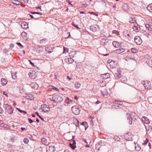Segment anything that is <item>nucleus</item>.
<instances>
[{
	"mask_svg": "<svg viewBox=\"0 0 152 152\" xmlns=\"http://www.w3.org/2000/svg\"><path fill=\"white\" fill-rule=\"evenodd\" d=\"M126 117L129 119H131L132 121H133L137 119V115L134 113L132 112L130 113H126Z\"/></svg>",
	"mask_w": 152,
	"mask_h": 152,
	"instance_id": "1",
	"label": "nucleus"
},
{
	"mask_svg": "<svg viewBox=\"0 0 152 152\" xmlns=\"http://www.w3.org/2000/svg\"><path fill=\"white\" fill-rule=\"evenodd\" d=\"M63 100V98L61 96L58 95H54L52 97V100L56 102H62Z\"/></svg>",
	"mask_w": 152,
	"mask_h": 152,
	"instance_id": "2",
	"label": "nucleus"
},
{
	"mask_svg": "<svg viewBox=\"0 0 152 152\" xmlns=\"http://www.w3.org/2000/svg\"><path fill=\"white\" fill-rule=\"evenodd\" d=\"M4 105L5 111L9 114H12L13 112V109L12 108L11 106L7 104H5Z\"/></svg>",
	"mask_w": 152,
	"mask_h": 152,
	"instance_id": "3",
	"label": "nucleus"
},
{
	"mask_svg": "<svg viewBox=\"0 0 152 152\" xmlns=\"http://www.w3.org/2000/svg\"><path fill=\"white\" fill-rule=\"evenodd\" d=\"M71 110L72 112L75 115H78L80 113V109L76 106L72 107Z\"/></svg>",
	"mask_w": 152,
	"mask_h": 152,
	"instance_id": "4",
	"label": "nucleus"
},
{
	"mask_svg": "<svg viewBox=\"0 0 152 152\" xmlns=\"http://www.w3.org/2000/svg\"><path fill=\"white\" fill-rule=\"evenodd\" d=\"M41 110L42 111L44 112H48L50 111V108L46 104H42L41 105Z\"/></svg>",
	"mask_w": 152,
	"mask_h": 152,
	"instance_id": "5",
	"label": "nucleus"
},
{
	"mask_svg": "<svg viewBox=\"0 0 152 152\" xmlns=\"http://www.w3.org/2000/svg\"><path fill=\"white\" fill-rule=\"evenodd\" d=\"M73 138L72 139V141L70 142V143L69 144V146L70 147L72 148L73 150H75V148H76V142L75 140H74V137L75 136H73Z\"/></svg>",
	"mask_w": 152,
	"mask_h": 152,
	"instance_id": "6",
	"label": "nucleus"
},
{
	"mask_svg": "<svg viewBox=\"0 0 152 152\" xmlns=\"http://www.w3.org/2000/svg\"><path fill=\"white\" fill-rule=\"evenodd\" d=\"M37 73L34 70H31L29 72V77H31V78L34 79L36 78V77H37Z\"/></svg>",
	"mask_w": 152,
	"mask_h": 152,
	"instance_id": "7",
	"label": "nucleus"
},
{
	"mask_svg": "<svg viewBox=\"0 0 152 152\" xmlns=\"http://www.w3.org/2000/svg\"><path fill=\"white\" fill-rule=\"evenodd\" d=\"M132 135L131 133L128 132L124 134V137L125 139L127 141H131L132 140Z\"/></svg>",
	"mask_w": 152,
	"mask_h": 152,
	"instance_id": "8",
	"label": "nucleus"
},
{
	"mask_svg": "<svg viewBox=\"0 0 152 152\" xmlns=\"http://www.w3.org/2000/svg\"><path fill=\"white\" fill-rule=\"evenodd\" d=\"M109 39L105 37L101 39L100 41V44L102 45H105L109 44L108 41Z\"/></svg>",
	"mask_w": 152,
	"mask_h": 152,
	"instance_id": "9",
	"label": "nucleus"
},
{
	"mask_svg": "<svg viewBox=\"0 0 152 152\" xmlns=\"http://www.w3.org/2000/svg\"><path fill=\"white\" fill-rule=\"evenodd\" d=\"M134 40L135 43L138 45H140L142 42L140 37L139 36H136L134 37Z\"/></svg>",
	"mask_w": 152,
	"mask_h": 152,
	"instance_id": "10",
	"label": "nucleus"
},
{
	"mask_svg": "<svg viewBox=\"0 0 152 152\" xmlns=\"http://www.w3.org/2000/svg\"><path fill=\"white\" fill-rule=\"evenodd\" d=\"M90 29L92 31L95 32L99 29V26L98 25L96 24L91 26L90 27Z\"/></svg>",
	"mask_w": 152,
	"mask_h": 152,
	"instance_id": "11",
	"label": "nucleus"
},
{
	"mask_svg": "<svg viewBox=\"0 0 152 152\" xmlns=\"http://www.w3.org/2000/svg\"><path fill=\"white\" fill-rule=\"evenodd\" d=\"M117 71L118 73H115V77L116 79H118L121 77V71L120 69H118Z\"/></svg>",
	"mask_w": 152,
	"mask_h": 152,
	"instance_id": "12",
	"label": "nucleus"
},
{
	"mask_svg": "<svg viewBox=\"0 0 152 152\" xmlns=\"http://www.w3.org/2000/svg\"><path fill=\"white\" fill-rule=\"evenodd\" d=\"M133 28L134 31L136 32H138L140 30V26L137 23L134 24Z\"/></svg>",
	"mask_w": 152,
	"mask_h": 152,
	"instance_id": "13",
	"label": "nucleus"
},
{
	"mask_svg": "<svg viewBox=\"0 0 152 152\" xmlns=\"http://www.w3.org/2000/svg\"><path fill=\"white\" fill-rule=\"evenodd\" d=\"M113 45L115 48L121 47V43L117 41H113Z\"/></svg>",
	"mask_w": 152,
	"mask_h": 152,
	"instance_id": "14",
	"label": "nucleus"
},
{
	"mask_svg": "<svg viewBox=\"0 0 152 152\" xmlns=\"http://www.w3.org/2000/svg\"><path fill=\"white\" fill-rule=\"evenodd\" d=\"M129 56V58L130 59H132L133 60H135L136 57L137 56V54H135L134 53H130Z\"/></svg>",
	"mask_w": 152,
	"mask_h": 152,
	"instance_id": "15",
	"label": "nucleus"
},
{
	"mask_svg": "<svg viewBox=\"0 0 152 152\" xmlns=\"http://www.w3.org/2000/svg\"><path fill=\"white\" fill-rule=\"evenodd\" d=\"M24 97L26 99L30 100H32L34 98V96L31 94H26V96Z\"/></svg>",
	"mask_w": 152,
	"mask_h": 152,
	"instance_id": "16",
	"label": "nucleus"
},
{
	"mask_svg": "<svg viewBox=\"0 0 152 152\" xmlns=\"http://www.w3.org/2000/svg\"><path fill=\"white\" fill-rule=\"evenodd\" d=\"M145 85V89H150L151 88V83L149 81H146V84Z\"/></svg>",
	"mask_w": 152,
	"mask_h": 152,
	"instance_id": "17",
	"label": "nucleus"
},
{
	"mask_svg": "<svg viewBox=\"0 0 152 152\" xmlns=\"http://www.w3.org/2000/svg\"><path fill=\"white\" fill-rule=\"evenodd\" d=\"M101 93L103 96H107L108 94L107 90L106 88L101 91Z\"/></svg>",
	"mask_w": 152,
	"mask_h": 152,
	"instance_id": "18",
	"label": "nucleus"
},
{
	"mask_svg": "<svg viewBox=\"0 0 152 152\" xmlns=\"http://www.w3.org/2000/svg\"><path fill=\"white\" fill-rule=\"evenodd\" d=\"M21 26L23 28L26 29L28 28V24L25 22L21 23Z\"/></svg>",
	"mask_w": 152,
	"mask_h": 152,
	"instance_id": "19",
	"label": "nucleus"
},
{
	"mask_svg": "<svg viewBox=\"0 0 152 152\" xmlns=\"http://www.w3.org/2000/svg\"><path fill=\"white\" fill-rule=\"evenodd\" d=\"M136 21V18L134 15L132 16L129 19V22L131 23H134Z\"/></svg>",
	"mask_w": 152,
	"mask_h": 152,
	"instance_id": "20",
	"label": "nucleus"
},
{
	"mask_svg": "<svg viewBox=\"0 0 152 152\" xmlns=\"http://www.w3.org/2000/svg\"><path fill=\"white\" fill-rule=\"evenodd\" d=\"M142 120L145 124H148L150 123L149 120L145 117H143L142 118Z\"/></svg>",
	"mask_w": 152,
	"mask_h": 152,
	"instance_id": "21",
	"label": "nucleus"
},
{
	"mask_svg": "<svg viewBox=\"0 0 152 152\" xmlns=\"http://www.w3.org/2000/svg\"><path fill=\"white\" fill-rule=\"evenodd\" d=\"M110 74L108 73H106L104 74L101 75L102 77L104 79H106L109 77Z\"/></svg>",
	"mask_w": 152,
	"mask_h": 152,
	"instance_id": "22",
	"label": "nucleus"
},
{
	"mask_svg": "<svg viewBox=\"0 0 152 152\" xmlns=\"http://www.w3.org/2000/svg\"><path fill=\"white\" fill-rule=\"evenodd\" d=\"M125 51V49L123 48L117 49L115 50V52L118 54H120L124 52Z\"/></svg>",
	"mask_w": 152,
	"mask_h": 152,
	"instance_id": "23",
	"label": "nucleus"
},
{
	"mask_svg": "<svg viewBox=\"0 0 152 152\" xmlns=\"http://www.w3.org/2000/svg\"><path fill=\"white\" fill-rule=\"evenodd\" d=\"M1 84L3 86H4L7 83V80L5 78H2L1 80Z\"/></svg>",
	"mask_w": 152,
	"mask_h": 152,
	"instance_id": "24",
	"label": "nucleus"
},
{
	"mask_svg": "<svg viewBox=\"0 0 152 152\" xmlns=\"http://www.w3.org/2000/svg\"><path fill=\"white\" fill-rule=\"evenodd\" d=\"M48 149L49 150V152H54L56 150L54 146H49Z\"/></svg>",
	"mask_w": 152,
	"mask_h": 152,
	"instance_id": "25",
	"label": "nucleus"
},
{
	"mask_svg": "<svg viewBox=\"0 0 152 152\" xmlns=\"http://www.w3.org/2000/svg\"><path fill=\"white\" fill-rule=\"evenodd\" d=\"M122 8L124 9L125 10L127 11L129 9V6L126 4H124L122 6Z\"/></svg>",
	"mask_w": 152,
	"mask_h": 152,
	"instance_id": "26",
	"label": "nucleus"
},
{
	"mask_svg": "<svg viewBox=\"0 0 152 152\" xmlns=\"http://www.w3.org/2000/svg\"><path fill=\"white\" fill-rule=\"evenodd\" d=\"M113 102L115 104H116L119 105H121L123 104V103L122 102L119 101H117L116 100H115L113 101Z\"/></svg>",
	"mask_w": 152,
	"mask_h": 152,
	"instance_id": "27",
	"label": "nucleus"
},
{
	"mask_svg": "<svg viewBox=\"0 0 152 152\" xmlns=\"http://www.w3.org/2000/svg\"><path fill=\"white\" fill-rule=\"evenodd\" d=\"M76 53V52L75 51H72L69 53V55L70 57L73 58Z\"/></svg>",
	"mask_w": 152,
	"mask_h": 152,
	"instance_id": "28",
	"label": "nucleus"
},
{
	"mask_svg": "<svg viewBox=\"0 0 152 152\" xmlns=\"http://www.w3.org/2000/svg\"><path fill=\"white\" fill-rule=\"evenodd\" d=\"M147 8L150 12L152 13V4L148 6Z\"/></svg>",
	"mask_w": 152,
	"mask_h": 152,
	"instance_id": "29",
	"label": "nucleus"
},
{
	"mask_svg": "<svg viewBox=\"0 0 152 152\" xmlns=\"http://www.w3.org/2000/svg\"><path fill=\"white\" fill-rule=\"evenodd\" d=\"M73 124L75 125L77 127L79 126V122L77 120L75 119L74 121Z\"/></svg>",
	"mask_w": 152,
	"mask_h": 152,
	"instance_id": "30",
	"label": "nucleus"
},
{
	"mask_svg": "<svg viewBox=\"0 0 152 152\" xmlns=\"http://www.w3.org/2000/svg\"><path fill=\"white\" fill-rule=\"evenodd\" d=\"M45 50L46 52L48 53H51V52H53V51H51L53 50L52 48L49 47L46 48Z\"/></svg>",
	"mask_w": 152,
	"mask_h": 152,
	"instance_id": "31",
	"label": "nucleus"
},
{
	"mask_svg": "<svg viewBox=\"0 0 152 152\" xmlns=\"http://www.w3.org/2000/svg\"><path fill=\"white\" fill-rule=\"evenodd\" d=\"M134 144H135V148L136 151H140L141 149L140 146L138 144L136 145L135 143Z\"/></svg>",
	"mask_w": 152,
	"mask_h": 152,
	"instance_id": "32",
	"label": "nucleus"
},
{
	"mask_svg": "<svg viewBox=\"0 0 152 152\" xmlns=\"http://www.w3.org/2000/svg\"><path fill=\"white\" fill-rule=\"evenodd\" d=\"M145 26L147 29L148 31H151L152 30V28L151 26L148 24H147L145 25Z\"/></svg>",
	"mask_w": 152,
	"mask_h": 152,
	"instance_id": "33",
	"label": "nucleus"
},
{
	"mask_svg": "<svg viewBox=\"0 0 152 152\" xmlns=\"http://www.w3.org/2000/svg\"><path fill=\"white\" fill-rule=\"evenodd\" d=\"M81 84L79 82H77L75 83V86L76 89L79 88Z\"/></svg>",
	"mask_w": 152,
	"mask_h": 152,
	"instance_id": "34",
	"label": "nucleus"
},
{
	"mask_svg": "<svg viewBox=\"0 0 152 152\" xmlns=\"http://www.w3.org/2000/svg\"><path fill=\"white\" fill-rule=\"evenodd\" d=\"M80 124L84 126L86 129L88 127L87 123L86 122H84L83 123H80Z\"/></svg>",
	"mask_w": 152,
	"mask_h": 152,
	"instance_id": "35",
	"label": "nucleus"
},
{
	"mask_svg": "<svg viewBox=\"0 0 152 152\" xmlns=\"http://www.w3.org/2000/svg\"><path fill=\"white\" fill-rule=\"evenodd\" d=\"M46 42L47 40L46 39L44 38L40 40V43L41 44H44Z\"/></svg>",
	"mask_w": 152,
	"mask_h": 152,
	"instance_id": "36",
	"label": "nucleus"
},
{
	"mask_svg": "<svg viewBox=\"0 0 152 152\" xmlns=\"http://www.w3.org/2000/svg\"><path fill=\"white\" fill-rule=\"evenodd\" d=\"M114 140L116 141H119L120 140V138L117 136H115L114 137Z\"/></svg>",
	"mask_w": 152,
	"mask_h": 152,
	"instance_id": "37",
	"label": "nucleus"
},
{
	"mask_svg": "<svg viewBox=\"0 0 152 152\" xmlns=\"http://www.w3.org/2000/svg\"><path fill=\"white\" fill-rule=\"evenodd\" d=\"M131 51L132 52V53H137L138 51V50L135 48H132L131 49Z\"/></svg>",
	"mask_w": 152,
	"mask_h": 152,
	"instance_id": "38",
	"label": "nucleus"
},
{
	"mask_svg": "<svg viewBox=\"0 0 152 152\" xmlns=\"http://www.w3.org/2000/svg\"><path fill=\"white\" fill-rule=\"evenodd\" d=\"M112 33L113 34H115L117 35H119V32L118 31H116L115 30H113L112 31Z\"/></svg>",
	"mask_w": 152,
	"mask_h": 152,
	"instance_id": "39",
	"label": "nucleus"
},
{
	"mask_svg": "<svg viewBox=\"0 0 152 152\" xmlns=\"http://www.w3.org/2000/svg\"><path fill=\"white\" fill-rule=\"evenodd\" d=\"M12 77L14 79H15L16 78V74L14 73H12L11 74Z\"/></svg>",
	"mask_w": 152,
	"mask_h": 152,
	"instance_id": "40",
	"label": "nucleus"
},
{
	"mask_svg": "<svg viewBox=\"0 0 152 152\" xmlns=\"http://www.w3.org/2000/svg\"><path fill=\"white\" fill-rule=\"evenodd\" d=\"M74 61V60L71 58H69V64H71Z\"/></svg>",
	"mask_w": 152,
	"mask_h": 152,
	"instance_id": "41",
	"label": "nucleus"
},
{
	"mask_svg": "<svg viewBox=\"0 0 152 152\" xmlns=\"http://www.w3.org/2000/svg\"><path fill=\"white\" fill-rule=\"evenodd\" d=\"M72 24L74 27H76L77 28L80 29V28L78 27V25L76 24L75 23L73 22Z\"/></svg>",
	"mask_w": 152,
	"mask_h": 152,
	"instance_id": "42",
	"label": "nucleus"
},
{
	"mask_svg": "<svg viewBox=\"0 0 152 152\" xmlns=\"http://www.w3.org/2000/svg\"><path fill=\"white\" fill-rule=\"evenodd\" d=\"M41 141L42 143H46L47 140L45 138H41Z\"/></svg>",
	"mask_w": 152,
	"mask_h": 152,
	"instance_id": "43",
	"label": "nucleus"
},
{
	"mask_svg": "<svg viewBox=\"0 0 152 152\" xmlns=\"http://www.w3.org/2000/svg\"><path fill=\"white\" fill-rule=\"evenodd\" d=\"M64 51L63 53H66V52H68V49L67 48H66L65 47L64 48Z\"/></svg>",
	"mask_w": 152,
	"mask_h": 152,
	"instance_id": "44",
	"label": "nucleus"
},
{
	"mask_svg": "<svg viewBox=\"0 0 152 152\" xmlns=\"http://www.w3.org/2000/svg\"><path fill=\"white\" fill-rule=\"evenodd\" d=\"M29 140L28 139L25 138L23 140V142L26 144H27Z\"/></svg>",
	"mask_w": 152,
	"mask_h": 152,
	"instance_id": "45",
	"label": "nucleus"
},
{
	"mask_svg": "<svg viewBox=\"0 0 152 152\" xmlns=\"http://www.w3.org/2000/svg\"><path fill=\"white\" fill-rule=\"evenodd\" d=\"M88 13L94 15L96 16H98V14H96V13H95L94 12H88Z\"/></svg>",
	"mask_w": 152,
	"mask_h": 152,
	"instance_id": "46",
	"label": "nucleus"
},
{
	"mask_svg": "<svg viewBox=\"0 0 152 152\" xmlns=\"http://www.w3.org/2000/svg\"><path fill=\"white\" fill-rule=\"evenodd\" d=\"M149 142L148 140L146 138V140L144 141V142L142 144V145H146Z\"/></svg>",
	"mask_w": 152,
	"mask_h": 152,
	"instance_id": "47",
	"label": "nucleus"
},
{
	"mask_svg": "<svg viewBox=\"0 0 152 152\" xmlns=\"http://www.w3.org/2000/svg\"><path fill=\"white\" fill-rule=\"evenodd\" d=\"M17 45L19 46L20 47H22L21 48H23V46L21 45V44L20 42H18L17 43Z\"/></svg>",
	"mask_w": 152,
	"mask_h": 152,
	"instance_id": "48",
	"label": "nucleus"
},
{
	"mask_svg": "<svg viewBox=\"0 0 152 152\" xmlns=\"http://www.w3.org/2000/svg\"><path fill=\"white\" fill-rule=\"evenodd\" d=\"M69 58H66L64 59V61L66 63H68L69 62Z\"/></svg>",
	"mask_w": 152,
	"mask_h": 152,
	"instance_id": "49",
	"label": "nucleus"
},
{
	"mask_svg": "<svg viewBox=\"0 0 152 152\" xmlns=\"http://www.w3.org/2000/svg\"><path fill=\"white\" fill-rule=\"evenodd\" d=\"M53 88H52V89H53V90H55L56 91H59V89H58L57 88H56L54 86H53Z\"/></svg>",
	"mask_w": 152,
	"mask_h": 152,
	"instance_id": "50",
	"label": "nucleus"
},
{
	"mask_svg": "<svg viewBox=\"0 0 152 152\" xmlns=\"http://www.w3.org/2000/svg\"><path fill=\"white\" fill-rule=\"evenodd\" d=\"M66 1L68 3V4L72 6V7L73 6L72 5L71 3V2L69 0H66Z\"/></svg>",
	"mask_w": 152,
	"mask_h": 152,
	"instance_id": "51",
	"label": "nucleus"
},
{
	"mask_svg": "<svg viewBox=\"0 0 152 152\" xmlns=\"http://www.w3.org/2000/svg\"><path fill=\"white\" fill-rule=\"evenodd\" d=\"M150 66L152 64V60H149L148 61V63H147Z\"/></svg>",
	"mask_w": 152,
	"mask_h": 152,
	"instance_id": "52",
	"label": "nucleus"
},
{
	"mask_svg": "<svg viewBox=\"0 0 152 152\" xmlns=\"http://www.w3.org/2000/svg\"><path fill=\"white\" fill-rule=\"evenodd\" d=\"M4 112V110L3 109L0 107V113H2Z\"/></svg>",
	"mask_w": 152,
	"mask_h": 152,
	"instance_id": "53",
	"label": "nucleus"
},
{
	"mask_svg": "<svg viewBox=\"0 0 152 152\" xmlns=\"http://www.w3.org/2000/svg\"><path fill=\"white\" fill-rule=\"evenodd\" d=\"M4 126H8L7 125L3 123H1L0 127H3Z\"/></svg>",
	"mask_w": 152,
	"mask_h": 152,
	"instance_id": "54",
	"label": "nucleus"
},
{
	"mask_svg": "<svg viewBox=\"0 0 152 152\" xmlns=\"http://www.w3.org/2000/svg\"><path fill=\"white\" fill-rule=\"evenodd\" d=\"M7 147L9 148H12L13 146L10 144H8L7 145Z\"/></svg>",
	"mask_w": 152,
	"mask_h": 152,
	"instance_id": "55",
	"label": "nucleus"
},
{
	"mask_svg": "<svg viewBox=\"0 0 152 152\" xmlns=\"http://www.w3.org/2000/svg\"><path fill=\"white\" fill-rule=\"evenodd\" d=\"M17 110L18 111L20 112V113H23V110H21V109H19L18 108H17Z\"/></svg>",
	"mask_w": 152,
	"mask_h": 152,
	"instance_id": "56",
	"label": "nucleus"
},
{
	"mask_svg": "<svg viewBox=\"0 0 152 152\" xmlns=\"http://www.w3.org/2000/svg\"><path fill=\"white\" fill-rule=\"evenodd\" d=\"M28 61H29V62L30 64L32 66H34V64L33 63H32L31 61H30V60H28Z\"/></svg>",
	"mask_w": 152,
	"mask_h": 152,
	"instance_id": "57",
	"label": "nucleus"
},
{
	"mask_svg": "<svg viewBox=\"0 0 152 152\" xmlns=\"http://www.w3.org/2000/svg\"><path fill=\"white\" fill-rule=\"evenodd\" d=\"M146 82V81H142L141 82L142 84L144 86V87H145V84Z\"/></svg>",
	"mask_w": 152,
	"mask_h": 152,
	"instance_id": "58",
	"label": "nucleus"
},
{
	"mask_svg": "<svg viewBox=\"0 0 152 152\" xmlns=\"http://www.w3.org/2000/svg\"><path fill=\"white\" fill-rule=\"evenodd\" d=\"M31 13L32 14H38V12H31Z\"/></svg>",
	"mask_w": 152,
	"mask_h": 152,
	"instance_id": "59",
	"label": "nucleus"
},
{
	"mask_svg": "<svg viewBox=\"0 0 152 152\" xmlns=\"http://www.w3.org/2000/svg\"><path fill=\"white\" fill-rule=\"evenodd\" d=\"M15 1L16 3H15V4L16 5H20V2L19 1H18V0H16V1Z\"/></svg>",
	"mask_w": 152,
	"mask_h": 152,
	"instance_id": "60",
	"label": "nucleus"
},
{
	"mask_svg": "<svg viewBox=\"0 0 152 152\" xmlns=\"http://www.w3.org/2000/svg\"><path fill=\"white\" fill-rule=\"evenodd\" d=\"M14 45L13 44L11 43V44H10V48H13L14 47Z\"/></svg>",
	"mask_w": 152,
	"mask_h": 152,
	"instance_id": "61",
	"label": "nucleus"
},
{
	"mask_svg": "<svg viewBox=\"0 0 152 152\" xmlns=\"http://www.w3.org/2000/svg\"><path fill=\"white\" fill-rule=\"evenodd\" d=\"M127 119L128 120H129V124H130V125L132 124V121H132L131 120V121L130 119H129V118H127Z\"/></svg>",
	"mask_w": 152,
	"mask_h": 152,
	"instance_id": "62",
	"label": "nucleus"
},
{
	"mask_svg": "<svg viewBox=\"0 0 152 152\" xmlns=\"http://www.w3.org/2000/svg\"><path fill=\"white\" fill-rule=\"evenodd\" d=\"M28 121L30 123H32L33 121V120H31V119L30 118L28 119Z\"/></svg>",
	"mask_w": 152,
	"mask_h": 152,
	"instance_id": "63",
	"label": "nucleus"
},
{
	"mask_svg": "<svg viewBox=\"0 0 152 152\" xmlns=\"http://www.w3.org/2000/svg\"><path fill=\"white\" fill-rule=\"evenodd\" d=\"M39 118L40 119H41L43 121H44V119L42 118V117L39 115Z\"/></svg>",
	"mask_w": 152,
	"mask_h": 152,
	"instance_id": "64",
	"label": "nucleus"
}]
</instances>
